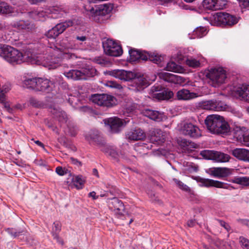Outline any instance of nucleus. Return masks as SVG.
I'll use <instances>...</instances> for the list:
<instances>
[{
  "label": "nucleus",
  "instance_id": "obj_38",
  "mask_svg": "<svg viewBox=\"0 0 249 249\" xmlns=\"http://www.w3.org/2000/svg\"><path fill=\"white\" fill-rule=\"evenodd\" d=\"M80 71L82 72V77L84 80L86 79L87 77L94 76L97 71L95 68L91 66H88L87 68H83Z\"/></svg>",
  "mask_w": 249,
  "mask_h": 249
},
{
  "label": "nucleus",
  "instance_id": "obj_44",
  "mask_svg": "<svg viewBox=\"0 0 249 249\" xmlns=\"http://www.w3.org/2000/svg\"><path fill=\"white\" fill-rule=\"evenodd\" d=\"M71 182L77 189H81L84 186L85 180L81 176H77L72 178Z\"/></svg>",
  "mask_w": 249,
  "mask_h": 249
},
{
  "label": "nucleus",
  "instance_id": "obj_23",
  "mask_svg": "<svg viewBox=\"0 0 249 249\" xmlns=\"http://www.w3.org/2000/svg\"><path fill=\"white\" fill-rule=\"evenodd\" d=\"M11 89V84L9 83H6L1 87V89H0V103L3 105V107L6 110L8 109V108L10 107L9 104L6 102V94Z\"/></svg>",
  "mask_w": 249,
  "mask_h": 249
},
{
  "label": "nucleus",
  "instance_id": "obj_53",
  "mask_svg": "<svg viewBox=\"0 0 249 249\" xmlns=\"http://www.w3.org/2000/svg\"><path fill=\"white\" fill-rule=\"evenodd\" d=\"M179 143L183 148H187L188 146H192L191 142L185 139H181L179 142Z\"/></svg>",
  "mask_w": 249,
  "mask_h": 249
},
{
  "label": "nucleus",
  "instance_id": "obj_37",
  "mask_svg": "<svg viewBox=\"0 0 249 249\" xmlns=\"http://www.w3.org/2000/svg\"><path fill=\"white\" fill-rule=\"evenodd\" d=\"M173 92L172 91L165 89L154 94L155 97L160 100L169 99L173 96Z\"/></svg>",
  "mask_w": 249,
  "mask_h": 249
},
{
  "label": "nucleus",
  "instance_id": "obj_20",
  "mask_svg": "<svg viewBox=\"0 0 249 249\" xmlns=\"http://www.w3.org/2000/svg\"><path fill=\"white\" fill-rule=\"evenodd\" d=\"M35 90L50 92L52 90L53 83L47 79L37 78Z\"/></svg>",
  "mask_w": 249,
  "mask_h": 249
},
{
  "label": "nucleus",
  "instance_id": "obj_27",
  "mask_svg": "<svg viewBox=\"0 0 249 249\" xmlns=\"http://www.w3.org/2000/svg\"><path fill=\"white\" fill-rule=\"evenodd\" d=\"M232 154L240 160L249 161V150L246 149H234L232 151Z\"/></svg>",
  "mask_w": 249,
  "mask_h": 249
},
{
  "label": "nucleus",
  "instance_id": "obj_48",
  "mask_svg": "<svg viewBox=\"0 0 249 249\" xmlns=\"http://www.w3.org/2000/svg\"><path fill=\"white\" fill-rule=\"evenodd\" d=\"M69 129V133L71 136H75L78 132V128L77 126L72 122H69L68 124Z\"/></svg>",
  "mask_w": 249,
  "mask_h": 249
},
{
  "label": "nucleus",
  "instance_id": "obj_12",
  "mask_svg": "<svg viewBox=\"0 0 249 249\" xmlns=\"http://www.w3.org/2000/svg\"><path fill=\"white\" fill-rule=\"evenodd\" d=\"M113 9V6L110 4H105L99 5L92 6L90 8L87 9L91 13L94 14L96 16H99V18L106 17L104 18L107 19L109 17L110 13ZM102 20H104L103 18Z\"/></svg>",
  "mask_w": 249,
  "mask_h": 249
},
{
  "label": "nucleus",
  "instance_id": "obj_7",
  "mask_svg": "<svg viewBox=\"0 0 249 249\" xmlns=\"http://www.w3.org/2000/svg\"><path fill=\"white\" fill-rule=\"evenodd\" d=\"M90 100L98 106L107 107H111L117 103V100L114 96L107 94H92Z\"/></svg>",
  "mask_w": 249,
  "mask_h": 249
},
{
  "label": "nucleus",
  "instance_id": "obj_49",
  "mask_svg": "<svg viewBox=\"0 0 249 249\" xmlns=\"http://www.w3.org/2000/svg\"><path fill=\"white\" fill-rule=\"evenodd\" d=\"M207 30L203 27L197 28L194 31V35L198 38H201L207 34Z\"/></svg>",
  "mask_w": 249,
  "mask_h": 249
},
{
  "label": "nucleus",
  "instance_id": "obj_2",
  "mask_svg": "<svg viewBox=\"0 0 249 249\" xmlns=\"http://www.w3.org/2000/svg\"><path fill=\"white\" fill-rule=\"evenodd\" d=\"M0 56L12 65L19 64L24 61L21 52L7 45L0 44Z\"/></svg>",
  "mask_w": 249,
  "mask_h": 249
},
{
  "label": "nucleus",
  "instance_id": "obj_25",
  "mask_svg": "<svg viewBox=\"0 0 249 249\" xmlns=\"http://www.w3.org/2000/svg\"><path fill=\"white\" fill-rule=\"evenodd\" d=\"M211 175L215 177H225L231 174L230 169L226 167H213L209 169Z\"/></svg>",
  "mask_w": 249,
  "mask_h": 249
},
{
  "label": "nucleus",
  "instance_id": "obj_4",
  "mask_svg": "<svg viewBox=\"0 0 249 249\" xmlns=\"http://www.w3.org/2000/svg\"><path fill=\"white\" fill-rule=\"evenodd\" d=\"M87 39L86 36H77L75 37H73L72 39H65L63 40L61 43L62 47L63 48L64 52L63 54V57L64 59H74L77 58L76 55L74 53H71L69 50H77L79 48V44L76 42V40H79L82 42L85 41Z\"/></svg>",
  "mask_w": 249,
  "mask_h": 249
},
{
  "label": "nucleus",
  "instance_id": "obj_57",
  "mask_svg": "<svg viewBox=\"0 0 249 249\" xmlns=\"http://www.w3.org/2000/svg\"><path fill=\"white\" fill-rule=\"evenodd\" d=\"M217 221L220 224V225L221 226L223 227L226 230H227L228 231L230 230V226L228 224H227L225 221L221 220H217Z\"/></svg>",
  "mask_w": 249,
  "mask_h": 249
},
{
  "label": "nucleus",
  "instance_id": "obj_13",
  "mask_svg": "<svg viewBox=\"0 0 249 249\" xmlns=\"http://www.w3.org/2000/svg\"><path fill=\"white\" fill-rule=\"evenodd\" d=\"M107 203L109 209L115 212L116 216L123 219L124 207L122 201L117 197H113L108 199Z\"/></svg>",
  "mask_w": 249,
  "mask_h": 249
},
{
  "label": "nucleus",
  "instance_id": "obj_52",
  "mask_svg": "<svg viewBox=\"0 0 249 249\" xmlns=\"http://www.w3.org/2000/svg\"><path fill=\"white\" fill-rule=\"evenodd\" d=\"M239 241L244 249H249V240L241 236L239 238Z\"/></svg>",
  "mask_w": 249,
  "mask_h": 249
},
{
  "label": "nucleus",
  "instance_id": "obj_50",
  "mask_svg": "<svg viewBox=\"0 0 249 249\" xmlns=\"http://www.w3.org/2000/svg\"><path fill=\"white\" fill-rule=\"evenodd\" d=\"M186 64L188 66L194 68L199 67L200 64L199 61L192 58H188L186 61Z\"/></svg>",
  "mask_w": 249,
  "mask_h": 249
},
{
  "label": "nucleus",
  "instance_id": "obj_31",
  "mask_svg": "<svg viewBox=\"0 0 249 249\" xmlns=\"http://www.w3.org/2000/svg\"><path fill=\"white\" fill-rule=\"evenodd\" d=\"M100 150L105 153L108 154L114 160H118L120 153L114 146L107 145L105 143L103 146L101 147Z\"/></svg>",
  "mask_w": 249,
  "mask_h": 249
},
{
  "label": "nucleus",
  "instance_id": "obj_41",
  "mask_svg": "<svg viewBox=\"0 0 249 249\" xmlns=\"http://www.w3.org/2000/svg\"><path fill=\"white\" fill-rule=\"evenodd\" d=\"M161 76L165 81L169 82H178L179 79L181 78L180 76L168 72H162L161 73Z\"/></svg>",
  "mask_w": 249,
  "mask_h": 249
},
{
  "label": "nucleus",
  "instance_id": "obj_62",
  "mask_svg": "<svg viewBox=\"0 0 249 249\" xmlns=\"http://www.w3.org/2000/svg\"><path fill=\"white\" fill-rule=\"evenodd\" d=\"M32 141H34L35 143H36L37 145L41 147L44 148V145L43 143H42L39 141H35L34 139H31Z\"/></svg>",
  "mask_w": 249,
  "mask_h": 249
},
{
  "label": "nucleus",
  "instance_id": "obj_56",
  "mask_svg": "<svg viewBox=\"0 0 249 249\" xmlns=\"http://www.w3.org/2000/svg\"><path fill=\"white\" fill-rule=\"evenodd\" d=\"M47 65L49 67V69H55L59 65L58 62L53 63V62L51 61Z\"/></svg>",
  "mask_w": 249,
  "mask_h": 249
},
{
  "label": "nucleus",
  "instance_id": "obj_10",
  "mask_svg": "<svg viewBox=\"0 0 249 249\" xmlns=\"http://www.w3.org/2000/svg\"><path fill=\"white\" fill-rule=\"evenodd\" d=\"M103 47L105 53L111 56L118 57L123 53L121 45L112 39H107L104 41Z\"/></svg>",
  "mask_w": 249,
  "mask_h": 249
},
{
  "label": "nucleus",
  "instance_id": "obj_30",
  "mask_svg": "<svg viewBox=\"0 0 249 249\" xmlns=\"http://www.w3.org/2000/svg\"><path fill=\"white\" fill-rule=\"evenodd\" d=\"M177 97L179 100H189L197 97L196 93L191 92L189 90L183 89L177 92Z\"/></svg>",
  "mask_w": 249,
  "mask_h": 249
},
{
  "label": "nucleus",
  "instance_id": "obj_35",
  "mask_svg": "<svg viewBox=\"0 0 249 249\" xmlns=\"http://www.w3.org/2000/svg\"><path fill=\"white\" fill-rule=\"evenodd\" d=\"M246 129L245 127H243L237 130L235 133V137L241 142H249V132L248 131H245Z\"/></svg>",
  "mask_w": 249,
  "mask_h": 249
},
{
  "label": "nucleus",
  "instance_id": "obj_9",
  "mask_svg": "<svg viewBox=\"0 0 249 249\" xmlns=\"http://www.w3.org/2000/svg\"><path fill=\"white\" fill-rule=\"evenodd\" d=\"M199 107L203 109L216 111H225L229 108L225 102L216 99L202 101L199 103Z\"/></svg>",
  "mask_w": 249,
  "mask_h": 249
},
{
  "label": "nucleus",
  "instance_id": "obj_34",
  "mask_svg": "<svg viewBox=\"0 0 249 249\" xmlns=\"http://www.w3.org/2000/svg\"><path fill=\"white\" fill-rule=\"evenodd\" d=\"M165 137L162 131L157 129L151 136V141L157 144H161L165 142Z\"/></svg>",
  "mask_w": 249,
  "mask_h": 249
},
{
  "label": "nucleus",
  "instance_id": "obj_40",
  "mask_svg": "<svg viewBox=\"0 0 249 249\" xmlns=\"http://www.w3.org/2000/svg\"><path fill=\"white\" fill-rule=\"evenodd\" d=\"M14 12V8L4 1L0 0V13L8 14Z\"/></svg>",
  "mask_w": 249,
  "mask_h": 249
},
{
  "label": "nucleus",
  "instance_id": "obj_6",
  "mask_svg": "<svg viewBox=\"0 0 249 249\" xmlns=\"http://www.w3.org/2000/svg\"><path fill=\"white\" fill-rule=\"evenodd\" d=\"M78 24L75 19H70L65 22L57 24L54 27L48 31L45 36L50 39H55L60 34H62L68 27Z\"/></svg>",
  "mask_w": 249,
  "mask_h": 249
},
{
  "label": "nucleus",
  "instance_id": "obj_26",
  "mask_svg": "<svg viewBox=\"0 0 249 249\" xmlns=\"http://www.w3.org/2000/svg\"><path fill=\"white\" fill-rule=\"evenodd\" d=\"M235 91L242 99L249 102V85H240L236 89Z\"/></svg>",
  "mask_w": 249,
  "mask_h": 249
},
{
  "label": "nucleus",
  "instance_id": "obj_45",
  "mask_svg": "<svg viewBox=\"0 0 249 249\" xmlns=\"http://www.w3.org/2000/svg\"><path fill=\"white\" fill-rule=\"evenodd\" d=\"M29 103L31 106L36 108H42L45 106L43 102L38 100L34 97H31L29 98Z\"/></svg>",
  "mask_w": 249,
  "mask_h": 249
},
{
  "label": "nucleus",
  "instance_id": "obj_22",
  "mask_svg": "<svg viewBox=\"0 0 249 249\" xmlns=\"http://www.w3.org/2000/svg\"><path fill=\"white\" fill-rule=\"evenodd\" d=\"M143 115L156 122H161L166 119L163 112L150 109H145L143 111Z\"/></svg>",
  "mask_w": 249,
  "mask_h": 249
},
{
  "label": "nucleus",
  "instance_id": "obj_24",
  "mask_svg": "<svg viewBox=\"0 0 249 249\" xmlns=\"http://www.w3.org/2000/svg\"><path fill=\"white\" fill-rule=\"evenodd\" d=\"M51 112L53 117L61 124L66 123L68 121V116L66 112L59 108H51Z\"/></svg>",
  "mask_w": 249,
  "mask_h": 249
},
{
  "label": "nucleus",
  "instance_id": "obj_14",
  "mask_svg": "<svg viewBox=\"0 0 249 249\" xmlns=\"http://www.w3.org/2000/svg\"><path fill=\"white\" fill-rule=\"evenodd\" d=\"M198 183L200 187H205L207 188L214 187L218 188L228 189V186L226 183L214 180L212 179L204 178L200 177H196L194 178Z\"/></svg>",
  "mask_w": 249,
  "mask_h": 249
},
{
  "label": "nucleus",
  "instance_id": "obj_61",
  "mask_svg": "<svg viewBox=\"0 0 249 249\" xmlns=\"http://www.w3.org/2000/svg\"><path fill=\"white\" fill-rule=\"evenodd\" d=\"M28 1H29L30 3L36 4H37L38 3H40L43 1H45V0H27Z\"/></svg>",
  "mask_w": 249,
  "mask_h": 249
},
{
  "label": "nucleus",
  "instance_id": "obj_15",
  "mask_svg": "<svg viewBox=\"0 0 249 249\" xmlns=\"http://www.w3.org/2000/svg\"><path fill=\"white\" fill-rule=\"evenodd\" d=\"M13 28L23 32H30L36 29L35 24L28 20H19L13 21L11 24Z\"/></svg>",
  "mask_w": 249,
  "mask_h": 249
},
{
  "label": "nucleus",
  "instance_id": "obj_63",
  "mask_svg": "<svg viewBox=\"0 0 249 249\" xmlns=\"http://www.w3.org/2000/svg\"><path fill=\"white\" fill-rule=\"evenodd\" d=\"M195 224V221L191 220L188 221V225L189 227H193Z\"/></svg>",
  "mask_w": 249,
  "mask_h": 249
},
{
  "label": "nucleus",
  "instance_id": "obj_47",
  "mask_svg": "<svg viewBox=\"0 0 249 249\" xmlns=\"http://www.w3.org/2000/svg\"><path fill=\"white\" fill-rule=\"evenodd\" d=\"M5 231L13 238L18 237L20 235L23 234V231H17L13 228H8L5 229Z\"/></svg>",
  "mask_w": 249,
  "mask_h": 249
},
{
  "label": "nucleus",
  "instance_id": "obj_33",
  "mask_svg": "<svg viewBox=\"0 0 249 249\" xmlns=\"http://www.w3.org/2000/svg\"><path fill=\"white\" fill-rule=\"evenodd\" d=\"M53 225L52 234L53 239H55L58 243L62 245L64 242L58 235L61 230V224L59 221H56L53 222Z\"/></svg>",
  "mask_w": 249,
  "mask_h": 249
},
{
  "label": "nucleus",
  "instance_id": "obj_42",
  "mask_svg": "<svg viewBox=\"0 0 249 249\" xmlns=\"http://www.w3.org/2000/svg\"><path fill=\"white\" fill-rule=\"evenodd\" d=\"M37 77L32 78H27L23 81V87L27 89H31L35 90L36 86L37 85Z\"/></svg>",
  "mask_w": 249,
  "mask_h": 249
},
{
  "label": "nucleus",
  "instance_id": "obj_11",
  "mask_svg": "<svg viewBox=\"0 0 249 249\" xmlns=\"http://www.w3.org/2000/svg\"><path fill=\"white\" fill-rule=\"evenodd\" d=\"M200 154L205 159L220 162L228 161L230 158L228 154L213 150H204L200 152Z\"/></svg>",
  "mask_w": 249,
  "mask_h": 249
},
{
  "label": "nucleus",
  "instance_id": "obj_54",
  "mask_svg": "<svg viewBox=\"0 0 249 249\" xmlns=\"http://www.w3.org/2000/svg\"><path fill=\"white\" fill-rule=\"evenodd\" d=\"M66 100L71 105L74 106L78 99L75 96L71 95L68 96V98H66Z\"/></svg>",
  "mask_w": 249,
  "mask_h": 249
},
{
  "label": "nucleus",
  "instance_id": "obj_28",
  "mask_svg": "<svg viewBox=\"0 0 249 249\" xmlns=\"http://www.w3.org/2000/svg\"><path fill=\"white\" fill-rule=\"evenodd\" d=\"M127 137L130 140H141L145 137V134L142 129L138 128L129 132L127 134Z\"/></svg>",
  "mask_w": 249,
  "mask_h": 249
},
{
  "label": "nucleus",
  "instance_id": "obj_19",
  "mask_svg": "<svg viewBox=\"0 0 249 249\" xmlns=\"http://www.w3.org/2000/svg\"><path fill=\"white\" fill-rule=\"evenodd\" d=\"M202 5L205 9L216 10L222 9L225 2L222 0H203Z\"/></svg>",
  "mask_w": 249,
  "mask_h": 249
},
{
  "label": "nucleus",
  "instance_id": "obj_21",
  "mask_svg": "<svg viewBox=\"0 0 249 249\" xmlns=\"http://www.w3.org/2000/svg\"><path fill=\"white\" fill-rule=\"evenodd\" d=\"M129 54L131 62H136L141 60H147V52L131 48L129 50Z\"/></svg>",
  "mask_w": 249,
  "mask_h": 249
},
{
  "label": "nucleus",
  "instance_id": "obj_36",
  "mask_svg": "<svg viewBox=\"0 0 249 249\" xmlns=\"http://www.w3.org/2000/svg\"><path fill=\"white\" fill-rule=\"evenodd\" d=\"M64 74L68 79H71L74 80H83L82 72L80 70H71L68 71H65Z\"/></svg>",
  "mask_w": 249,
  "mask_h": 249
},
{
  "label": "nucleus",
  "instance_id": "obj_43",
  "mask_svg": "<svg viewBox=\"0 0 249 249\" xmlns=\"http://www.w3.org/2000/svg\"><path fill=\"white\" fill-rule=\"evenodd\" d=\"M230 181L242 185L249 186V177H236Z\"/></svg>",
  "mask_w": 249,
  "mask_h": 249
},
{
  "label": "nucleus",
  "instance_id": "obj_58",
  "mask_svg": "<svg viewBox=\"0 0 249 249\" xmlns=\"http://www.w3.org/2000/svg\"><path fill=\"white\" fill-rule=\"evenodd\" d=\"M239 3L240 5L244 8L249 7V0H240Z\"/></svg>",
  "mask_w": 249,
  "mask_h": 249
},
{
  "label": "nucleus",
  "instance_id": "obj_3",
  "mask_svg": "<svg viewBox=\"0 0 249 249\" xmlns=\"http://www.w3.org/2000/svg\"><path fill=\"white\" fill-rule=\"evenodd\" d=\"M240 18L228 13L217 12L210 18L211 25L217 26H231L238 23Z\"/></svg>",
  "mask_w": 249,
  "mask_h": 249
},
{
  "label": "nucleus",
  "instance_id": "obj_8",
  "mask_svg": "<svg viewBox=\"0 0 249 249\" xmlns=\"http://www.w3.org/2000/svg\"><path fill=\"white\" fill-rule=\"evenodd\" d=\"M206 76L215 87L224 83L227 78L226 71L220 67L212 68Z\"/></svg>",
  "mask_w": 249,
  "mask_h": 249
},
{
  "label": "nucleus",
  "instance_id": "obj_60",
  "mask_svg": "<svg viewBox=\"0 0 249 249\" xmlns=\"http://www.w3.org/2000/svg\"><path fill=\"white\" fill-rule=\"evenodd\" d=\"M89 196L92 197L94 200L97 199L98 198V196H96V193L94 191L90 192L89 194Z\"/></svg>",
  "mask_w": 249,
  "mask_h": 249
},
{
  "label": "nucleus",
  "instance_id": "obj_29",
  "mask_svg": "<svg viewBox=\"0 0 249 249\" xmlns=\"http://www.w3.org/2000/svg\"><path fill=\"white\" fill-rule=\"evenodd\" d=\"M230 132V125L228 122L224 120V118L222 117V119L220 120V124L217 126L214 134L228 135Z\"/></svg>",
  "mask_w": 249,
  "mask_h": 249
},
{
  "label": "nucleus",
  "instance_id": "obj_59",
  "mask_svg": "<svg viewBox=\"0 0 249 249\" xmlns=\"http://www.w3.org/2000/svg\"><path fill=\"white\" fill-rule=\"evenodd\" d=\"M70 160L72 164L76 165L77 166H80L82 165L81 162L80 161H79L77 159H75L74 158H71Z\"/></svg>",
  "mask_w": 249,
  "mask_h": 249
},
{
  "label": "nucleus",
  "instance_id": "obj_55",
  "mask_svg": "<svg viewBox=\"0 0 249 249\" xmlns=\"http://www.w3.org/2000/svg\"><path fill=\"white\" fill-rule=\"evenodd\" d=\"M56 173L59 176H63L66 174V171L61 166H58L55 169Z\"/></svg>",
  "mask_w": 249,
  "mask_h": 249
},
{
  "label": "nucleus",
  "instance_id": "obj_51",
  "mask_svg": "<svg viewBox=\"0 0 249 249\" xmlns=\"http://www.w3.org/2000/svg\"><path fill=\"white\" fill-rule=\"evenodd\" d=\"M173 181L180 189L188 192L191 191L190 188L187 185L184 184L178 179L177 178H173Z\"/></svg>",
  "mask_w": 249,
  "mask_h": 249
},
{
  "label": "nucleus",
  "instance_id": "obj_16",
  "mask_svg": "<svg viewBox=\"0 0 249 249\" xmlns=\"http://www.w3.org/2000/svg\"><path fill=\"white\" fill-rule=\"evenodd\" d=\"M104 122L106 125L109 127L111 132L113 133L120 132L124 125L123 120L118 117L105 119Z\"/></svg>",
  "mask_w": 249,
  "mask_h": 249
},
{
  "label": "nucleus",
  "instance_id": "obj_32",
  "mask_svg": "<svg viewBox=\"0 0 249 249\" xmlns=\"http://www.w3.org/2000/svg\"><path fill=\"white\" fill-rule=\"evenodd\" d=\"M89 137L91 141L94 142L99 146L101 149L103 146L106 142L104 138L99 135L98 131H92L89 134Z\"/></svg>",
  "mask_w": 249,
  "mask_h": 249
},
{
  "label": "nucleus",
  "instance_id": "obj_1",
  "mask_svg": "<svg viewBox=\"0 0 249 249\" xmlns=\"http://www.w3.org/2000/svg\"><path fill=\"white\" fill-rule=\"evenodd\" d=\"M109 74L124 81H132L135 90L141 91L149 85V82L143 74H137L131 71L124 70H114L109 71Z\"/></svg>",
  "mask_w": 249,
  "mask_h": 249
},
{
  "label": "nucleus",
  "instance_id": "obj_18",
  "mask_svg": "<svg viewBox=\"0 0 249 249\" xmlns=\"http://www.w3.org/2000/svg\"><path fill=\"white\" fill-rule=\"evenodd\" d=\"M183 133L193 138H197L201 136L200 130L199 128L191 123L184 124Z\"/></svg>",
  "mask_w": 249,
  "mask_h": 249
},
{
  "label": "nucleus",
  "instance_id": "obj_46",
  "mask_svg": "<svg viewBox=\"0 0 249 249\" xmlns=\"http://www.w3.org/2000/svg\"><path fill=\"white\" fill-rule=\"evenodd\" d=\"M165 68L166 71L177 72L179 71L180 66L175 62L171 61L166 64Z\"/></svg>",
  "mask_w": 249,
  "mask_h": 249
},
{
  "label": "nucleus",
  "instance_id": "obj_5",
  "mask_svg": "<svg viewBox=\"0 0 249 249\" xmlns=\"http://www.w3.org/2000/svg\"><path fill=\"white\" fill-rule=\"evenodd\" d=\"M58 7H51L44 10H34L28 13L29 16L36 20H44L47 18H58L62 15Z\"/></svg>",
  "mask_w": 249,
  "mask_h": 249
},
{
  "label": "nucleus",
  "instance_id": "obj_39",
  "mask_svg": "<svg viewBox=\"0 0 249 249\" xmlns=\"http://www.w3.org/2000/svg\"><path fill=\"white\" fill-rule=\"evenodd\" d=\"M147 54V60L149 59L150 61L153 62L154 63L158 64L161 66L160 63H161L163 58L161 55H159L157 53H148Z\"/></svg>",
  "mask_w": 249,
  "mask_h": 249
},
{
  "label": "nucleus",
  "instance_id": "obj_64",
  "mask_svg": "<svg viewBox=\"0 0 249 249\" xmlns=\"http://www.w3.org/2000/svg\"><path fill=\"white\" fill-rule=\"evenodd\" d=\"M152 90L155 91H160V88L159 87V86H154L152 87Z\"/></svg>",
  "mask_w": 249,
  "mask_h": 249
},
{
  "label": "nucleus",
  "instance_id": "obj_17",
  "mask_svg": "<svg viewBox=\"0 0 249 249\" xmlns=\"http://www.w3.org/2000/svg\"><path fill=\"white\" fill-rule=\"evenodd\" d=\"M220 119H222V116L218 115L208 116L205 120V124L208 129L212 133H214L217 126L220 124Z\"/></svg>",
  "mask_w": 249,
  "mask_h": 249
}]
</instances>
